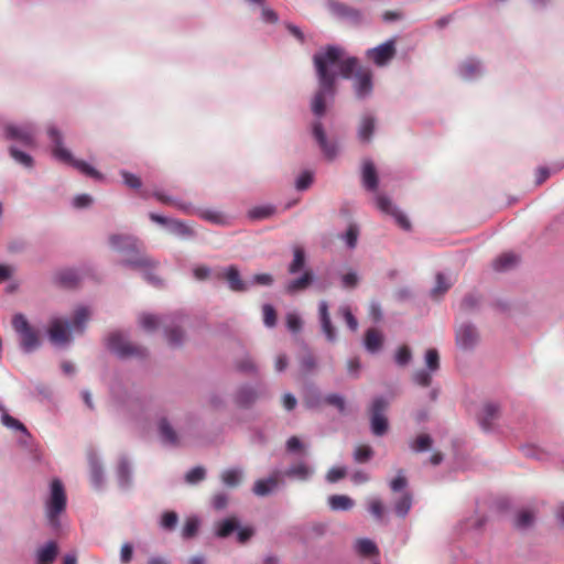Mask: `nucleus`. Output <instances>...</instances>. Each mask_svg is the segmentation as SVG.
Returning a JSON list of instances; mask_svg holds the SVG:
<instances>
[{
	"label": "nucleus",
	"instance_id": "obj_1",
	"mask_svg": "<svg viewBox=\"0 0 564 564\" xmlns=\"http://www.w3.org/2000/svg\"><path fill=\"white\" fill-rule=\"evenodd\" d=\"M336 95V84L317 82V89L311 100V111L315 120L311 123V133L323 153L324 158L333 161L338 155V143L336 140H328L322 118L326 115L327 104L332 102Z\"/></svg>",
	"mask_w": 564,
	"mask_h": 564
},
{
	"label": "nucleus",
	"instance_id": "obj_2",
	"mask_svg": "<svg viewBox=\"0 0 564 564\" xmlns=\"http://www.w3.org/2000/svg\"><path fill=\"white\" fill-rule=\"evenodd\" d=\"M341 78L351 80L356 99L365 101L372 97L375 90L373 72L370 67L360 65L356 56H347L341 64Z\"/></svg>",
	"mask_w": 564,
	"mask_h": 564
},
{
	"label": "nucleus",
	"instance_id": "obj_3",
	"mask_svg": "<svg viewBox=\"0 0 564 564\" xmlns=\"http://www.w3.org/2000/svg\"><path fill=\"white\" fill-rule=\"evenodd\" d=\"M344 54L340 46L328 44L313 55L317 82L336 84L337 77H341V64L347 58Z\"/></svg>",
	"mask_w": 564,
	"mask_h": 564
},
{
	"label": "nucleus",
	"instance_id": "obj_4",
	"mask_svg": "<svg viewBox=\"0 0 564 564\" xmlns=\"http://www.w3.org/2000/svg\"><path fill=\"white\" fill-rule=\"evenodd\" d=\"M67 495L65 486L59 478L51 480L48 495L44 501L45 518L50 529L57 533L62 529V514L66 511Z\"/></svg>",
	"mask_w": 564,
	"mask_h": 564
},
{
	"label": "nucleus",
	"instance_id": "obj_5",
	"mask_svg": "<svg viewBox=\"0 0 564 564\" xmlns=\"http://www.w3.org/2000/svg\"><path fill=\"white\" fill-rule=\"evenodd\" d=\"M47 135L52 144V154L57 161L68 164L95 180L104 178L102 174L89 163L73 156L72 152L64 147V137L57 127L50 126L47 128Z\"/></svg>",
	"mask_w": 564,
	"mask_h": 564
},
{
	"label": "nucleus",
	"instance_id": "obj_6",
	"mask_svg": "<svg viewBox=\"0 0 564 564\" xmlns=\"http://www.w3.org/2000/svg\"><path fill=\"white\" fill-rule=\"evenodd\" d=\"M11 323L14 332L19 335V346L22 352L32 354L41 347L40 334L30 325L24 314H14Z\"/></svg>",
	"mask_w": 564,
	"mask_h": 564
},
{
	"label": "nucleus",
	"instance_id": "obj_7",
	"mask_svg": "<svg viewBox=\"0 0 564 564\" xmlns=\"http://www.w3.org/2000/svg\"><path fill=\"white\" fill-rule=\"evenodd\" d=\"M127 336L128 335L121 330L111 332L106 343L108 350L120 359L129 357L145 358L148 356L147 348L130 344L127 340Z\"/></svg>",
	"mask_w": 564,
	"mask_h": 564
},
{
	"label": "nucleus",
	"instance_id": "obj_8",
	"mask_svg": "<svg viewBox=\"0 0 564 564\" xmlns=\"http://www.w3.org/2000/svg\"><path fill=\"white\" fill-rule=\"evenodd\" d=\"M389 408V400L384 395H377L369 406L370 430L375 436H383L389 430V421L384 412Z\"/></svg>",
	"mask_w": 564,
	"mask_h": 564
},
{
	"label": "nucleus",
	"instance_id": "obj_9",
	"mask_svg": "<svg viewBox=\"0 0 564 564\" xmlns=\"http://www.w3.org/2000/svg\"><path fill=\"white\" fill-rule=\"evenodd\" d=\"M120 264L126 268L140 270L143 279L153 286L162 285V280L155 274V262L144 253L122 259Z\"/></svg>",
	"mask_w": 564,
	"mask_h": 564
},
{
	"label": "nucleus",
	"instance_id": "obj_10",
	"mask_svg": "<svg viewBox=\"0 0 564 564\" xmlns=\"http://www.w3.org/2000/svg\"><path fill=\"white\" fill-rule=\"evenodd\" d=\"M3 132L6 139L19 141L25 147H32L35 143L36 126L33 122L9 123Z\"/></svg>",
	"mask_w": 564,
	"mask_h": 564
},
{
	"label": "nucleus",
	"instance_id": "obj_11",
	"mask_svg": "<svg viewBox=\"0 0 564 564\" xmlns=\"http://www.w3.org/2000/svg\"><path fill=\"white\" fill-rule=\"evenodd\" d=\"M397 41L394 37L387 40L386 42L367 50L366 56L373 62L378 67L387 66L395 56Z\"/></svg>",
	"mask_w": 564,
	"mask_h": 564
},
{
	"label": "nucleus",
	"instance_id": "obj_12",
	"mask_svg": "<svg viewBox=\"0 0 564 564\" xmlns=\"http://www.w3.org/2000/svg\"><path fill=\"white\" fill-rule=\"evenodd\" d=\"M69 321L55 317L50 322L47 329L48 338L55 347H63L72 341Z\"/></svg>",
	"mask_w": 564,
	"mask_h": 564
},
{
	"label": "nucleus",
	"instance_id": "obj_13",
	"mask_svg": "<svg viewBox=\"0 0 564 564\" xmlns=\"http://www.w3.org/2000/svg\"><path fill=\"white\" fill-rule=\"evenodd\" d=\"M265 393L267 387L263 383H258L256 387L246 383L238 388L234 400L238 406L247 409Z\"/></svg>",
	"mask_w": 564,
	"mask_h": 564
},
{
	"label": "nucleus",
	"instance_id": "obj_14",
	"mask_svg": "<svg viewBox=\"0 0 564 564\" xmlns=\"http://www.w3.org/2000/svg\"><path fill=\"white\" fill-rule=\"evenodd\" d=\"M376 205L383 214L390 215L394 218L395 223L405 231L411 229V221L408 216L401 212L391 199L382 194L375 197Z\"/></svg>",
	"mask_w": 564,
	"mask_h": 564
},
{
	"label": "nucleus",
	"instance_id": "obj_15",
	"mask_svg": "<svg viewBox=\"0 0 564 564\" xmlns=\"http://www.w3.org/2000/svg\"><path fill=\"white\" fill-rule=\"evenodd\" d=\"M327 7L332 14L339 18L340 20L350 22L354 25H360L364 21L362 12L359 9L352 8L346 3L339 2L337 0H328Z\"/></svg>",
	"mask_w": 564,
	"mask_h": 564
},
{
	"label": "nucleus",
	"instance_id": "obj_16",
	"mask_svg": "<svg viewBox=\"0 0 564 564\" xmlns=\"http://www.w3.org/2000/svg\"><path fill=\"white\" fill-rule=\"evenodd\" d=\"M109 245L113 250L124 254L123 259L142 254L139 249L138 240L129 235H111L109 237Z\"/></svg>",
	"mask_w": 564,
	"mask_h": 564
},
{
	"label": "nucleus",
	"instance_id": "obj_17",
	"mask_svg": "<svg viewBox=\"0 0 564 564\" xmlns=\"http://www.w3.org/2000/svg\"><path fill=\"white\" fill-rule=\"evenodd\" d=\"M1 423L9 430L20 432L22 436L18 440L19 445L30 452L33 451V440L29 430L20 420L11 416L4 408L3 411H1Z\"/></svg>",
	"mask_w": 564,
	"mask_h": 564
},
{
	"label": "nucleus",
	"instance_id": "obj_18",
	"mask_svg": "<svg viewBox=\"0 0 564 564\" xmlns=\"http://www.w3.org/2000/svg\"><path fill=\"white\" fill-rule=\"evenodd\" d=\"M183 315L175 313L170 315V319L163 322L164 334L167 343L172 347H181L184 340V332L181 327Z\"/></svg>",
	"mask_w": 564,
	"mask_h": 564
},
{
	"label": "nucleus",
	"instance_id": "obj_19",
	"mask_svg": "<svg viewBox=\"0 0 564 564\" xmlns=\"http://www.w3.org/2000/svg\"><path fill=\"white\" fill-rule=\"evenodd\" d=\"M456 344L464 350L473 349L478 341V332L476 326L466 322L459 325L455 332Z\"/></svg>",
	"mask_w": 564,
	"mask_h": 564
},
{
	"label": "nucleus",
	"instance_id": "obj_20",
	"mask_svg": "<svg viewBox=\"0 0 564 564\" xmlns=\"http://www.w3.org/2000/svg\"><path fill=\"white\" fill-rule=\"evenodd\" d=\"M318 322L326 340L335 343L338 338L337 329L332 322L329 306L325 300L318 302Z\"/></svg>",
	"mask_w": 564,
	"mask_h": 564
},
{
	"label": "nucleus",
	"instance_id": "obj_21",
	"mask_svg": "<svg viewBox=\"0 0 564 564\" xmlns=\"http://www.w3.org/2000/svg\"><path fill=\"white\" fill-rule=\"evenodd\" d=\"M377 118L370 111H365L357 127V139L361 144H369L375 135Z\"/></svg>",
	"mask_w": 564,
	"mask_h": 564
},
{
	"label": "nucleus",
	"instance_id": "obj_22",
	"mask_svg": "<svg viewBox=\"0 0 564 564\" xmlns=\"http://www.w3.org/2000/svg\"><path fill=\"white\" fill-rule=\"evenodd\" d=\"M500 413V405L496 402H486L477 415L479 426L485 432H492L495 430L494 423Z\"/></svg>",
	"mask_w": 564,
	"mask_h": 564
},
{
	"label": "nucleus",
	"instance_id": "obj_23",
	"mask_svg": "<svg viewBox=\"0 0 564 564\" xmlns=\"http://www.w3.org/2000/svg\"><path fill=\"white\" fill-rule=\"evenodd\" d=\"M118 485L122 490L131 488L133 482L132 464L128 456L121 455L116 469Z\"/></svg>",
	"mask_w": 564,
	"mask_h": 564
},
{
	"label": "nucleus",
	"instance_id": "obj_24",
	"mask_svg": "<svg viewBox=\"0 0 564 564\" xmlns=\"http://www.w3.org/2000/svg\"><path fill=\"white\" fill-rule=\"evenodd\" d=\"M158 433L164 446L176 447L180 445V437L166 417L159 420Z\"/></svg>",
	"mask_w": 564,
	"mask_h": 564
},
{
	"label": "nucleus",
	"instance_id": "obj_25",
	"mask_svg": "<svg viewBox=\"0 0 564 564\" xmlns=\"http://www.w3.org/2000/svg\"><path fill=\"white\" fill-rule=\"evenodd\" d=\"M361 182L362 186L368 192H376L379 185V176L373 162L370 159H366L362 162L361 169Z\"/></svg>",
	"mask_w": 564,
	"mask_h": 564
},
{
	"label": "nucleus",
	"instance_id": "obj_26",
	"mask_svg": "<svg viewBox=\"0 0 564 564\" xmlns=\"http://www.w3.org/2000/svg\"><path fill=\"white\" fill-rule=\"evenodd\" d=\"M224 278L232 292H247L249 290L248 281L241 279L240 272L236 265L227 267L224 271Z\"/></svg>",
	"mask_w": 564,
	"mask_h": 564
},
{
	"label": "nucleus",
	"instance_id": "obj_27",
	"mask_svg": "<svg viewBox=\"0 0 564 564\" xmlns=\"http://www.w3.org/2000/svg\"><path fill=\"white\" fill-rule=\"evenodd\" d=\"M484 73V66L477 58L469 57L458 66V74L466 80H473Z\"/></svg>",
	"mask_w": 564,
	"mask_h": 564
},
{
	"label": "nucleus",
	"instance_id": "obj_28",
	"mask_svg": "<svg viewBox=\"0 0 564 564\" xmlns=\"http://www.w3.org/2000/svg\"><path fill=\"white\" fill-rule=\"evenodd\" d=\"M58 555V544L56 541H47L40 546L35 553L36 564H53Z\"/></svg>",
	"mask_w": 564,
	"mask_h": 564
},
{
	"label": "nucleus",
	"instance_id": "obj_29",
	"mask_svg": "<svg viewBox=\"0 0 564 564\" xmlns=\"http://www.w3.org/2000/svg\"><path fill=\"white\" fill-rule=\"evenodd\" d=\"M315 281V274L313 271L307 270L301 276L289 281L285 284V292L290 295H294L301 291L306 290Z\"/></svg>",
	"mask_w": 564,
	"mask_h": 564
},
{
	"label": "nucleus",
	"instance_id": "obj_30",
	"mask_svg": "<svg viewBox=\"0 0 564 564\" xmlns=\"http://www.w3.org/2000/svg\"><path fill=\"white\" fill-rule=\"evenodd\" d=\"M82 279L80 271L74 268L61 270L55 275L56 283L64 288H75Z\"/></svg>",
	"mask_w": 564,
	"mask_h": 564
},
{
	"label": "nucleus",
	"instance_id": "obj_31",
	"mask_svg": "<svg viewBox=\"0 0 564 564\" xmlns=\"http://www.w3.org/2000/svg\"><path fill=\"white\" fill-rule=\"evenodd\" d=\"M314 468L304 462L290 465L284 474L289 478L297 479L300 481H307L314 474Z\"/></svg>",
	"mask_w": 564,
	"mask_h": 564
},
{
	"label": "nucleus",
	"instance_id": "obj_32",
	"mask_svg": "<svg viewBox=\"0 0 564 564\" xmlns=\"http://www.w3.org/2000/svg\"><path fill=\"white\" fill-rule=\"evenodd\" d=\"M278 485L279 482L276 476L271 475L269 477L256 480L252 487V492L258 497H267L278 488Z\"/></svg>",
	"mask_w": 564,
	"mask_h": 564
},
{
	"label": "nucleus",
	"instance_id": "obj_33",
	"mask_svg": "<svg viewBox=\"0 0 564 564\" xmlns=\"http://www.w3.org/2000/svg\"><path fill=\"white\" fill-rule=\"evenodd\" d=\"M383 345V336L380 332L375 328H369L365 333L364 337V347L365 349L371 354L376 355L380 351Z\"/></svg>",
	"mask_w": 564,
	"mask_h": 564
},
{
	"label": "nucleus",
	"instance_id": "obj_34",
	"mask_svg": "<svg viewBox=\"0 0 564 564\" xmlns=\"http://www.w3.org/2000/svg\"><path fill=\"white\" fill-rule=\"evenodd\" d=\"M243 474V469L240 466L224 469L220 473L221 484L227 488H236L241 484Z\"/></svg>",
	"mask_w": 564,
	"mask_h": 564
},
{
	"label": "nucleus",
	"instance_id": "obj_35",
	"mask_svg": "<svg viewBox=\"0 0 564 564\" xmlns=\"http://www.w3.org/2000/svg\"><path fill=\"white\" fill-rule=\"evenodd\" d=\"M482 303L481 294L477 292H469L464 295L459 303V311L463 314H470L479 312Z\"/></svg>",
	"mask_w": 564,
	"mask_h": 564
},
{
	"label": "nucleus",
	"instance_id": "obj_36",
	"mask_svg": "<svg viewBox=\"0 0 564 564\" xmlns=\"http://www.w3.org/2000/svg\"><path fill=\"white\" fill-rule=\"evenodd\" d=\"M237 529H239V520L236 517H228L215 524V534L220 539H226Z\"/></svg>",
	"mask_w": 564,
	"mask_h": 564
},
{
	"label": "nucleus",
	"instance_id": "obj_37",
	"mask_svg": "<svg viewBox=\"0 0 564 564\" xmlns=\"http://www.w3.org/2000/svg\"><path fill=\"white\" fill-rule=\"evenodd\" d=\"M88 462L91 484L95 488H100L104 484V467L101 460L96 454H90Z\"/></svg>",
	"mask_w": 564,
	"mask_h": 564
},
{
	"label": "nucleus",
	"instance_id": "obj_38",
	"mask_svg": "<svg viewBox=\"0 0 564 564\" xmlns=\"http://www.w3.org/2000/svg\"><path fill=\"white\" fill-rule=\"evenodd\" d=\"M519 262V257L513 252H505L496 258L492 268L497 272H506L514 268Z\"/></svg>",
	"mask_w": 564,
	"mask_h": 564
},
{
	"label": "nucleus",
	"instance_id": "obj_39",
	"mask_svg": "<svg viewBox=\"0 0 564 564\" xmlns=\"http://www.w3.org/2000/svg\"><path fill=\"white\" fill-rule=\"evenodd\" d=\"M327 501L333 511H348L355 506L354 499L346 495H332Z\"/></svg>",
	"mask_w": 564,
	"mask_h": 564
},
{
	"label": "nucleus",
	"instance_id": "obj_40",
	"mask_svg": "<svg viewBox=\"0 0 564 564\" xmlns=\"http://www.w3.org/2000/svg\"><path fill=\"white\" fill-rule=\"evenodd\" d=\"M171 235H174L182 239H192L196 236L194 229H192L185 221L180 219H173L167 230Z\"/></svg>",
	"mask_w": 564,
	"mask_h": 564
},
{
	"label": "nucleus",
	"instance_id": "obj_41",
	"mask_svg": "<svg viewBox=\"0 0 564 564\" xmlns=\"http://www.w3.org/2000/svg\"><path fill=\"white\" fill-rule=\"evenodd\" d=\"M413 505V496L410 491H404L394 502L393 509L399 518H405Z\"/></svg>",
	"mask_w": 564,
	"mask_h": 564
},
{
	"label": "nucleus",
	"instance_id": "obj_42",
	"mask_svg": "<svg viewBox=\"0 0 564 564\" xmlns=\"http://www.w3.org/2000/svg\"><path fill=\"white\" fill-rule=\"evenodd\" d=\"M89 317V310L86 306L78 307L73 316L70 323V330L76 333H84L86 323Z\"/></svg>",
	"mask_w": 564,
	"mask_h": 564
},
{
	"label": "nucleus",
	"instance_id": "obj_43",
	"mask_svg": "<svg viewBox=\"0 0 564 564\" xmlns=\"http://www.w3.org/2000/svg\"><path fill=\"white\" fill-rule=\"evenodd\" d=\"M276 213V207L272 204L258 205L249 209L248 217L251 220H263L272 217Z\"/></svg>",
	"mask_w": 564,
	"mask_h": 564
},
{
	"label": "nucleus",
	"instance_id": "obj_44",
	"mask_svg": "<svg viewBox=\"0 0 564 564\" xmlns=\"http://www.w3.org/2000/svg\"><path fill=\"white\" fill-rule=\"evenodd\" d=\"M323 400L324 398L322 395V392L317 387L313 384L306 387L304 393V402L306 408L316 409L322 404Z\"/></svg>",
	"mask_w": 564,
	"mask_h": 564
},
{
	"label": "nucleus",
	"instance_id": "obj_45",
	"mask_svg": "<svg viewBox=\"0 0 564 564\" xmlns=\"http://www.w3.org/2000/svg\"><path fill=\"white\" fill-rule=\"evenodd\" d=\"M170 319V315L158 316L154 314H142L140 317V324L143 329L148 332L155 330L159 325L163 326V322Z\"/></svg>",
	"mask_w": 564,
	"mask_h": 564
},
{
	"label": "nucleus",
	"instance_id": "obj_46",
	"mask_svg": "<svg viewBox=\"0 0 564 564\" xmlns=\"http://www.w3.org/2000/svg\"><path fill=\"white\" fill-rule=\"evenodd\" d=\"M433 438L429 434H420L412 442H410L409 447L413 453H424L432 448Z\"/></svg>",
	"mask_w": 564,
	"mask_h": 564
},
{
	"label": "nucleus",
	"instance_id": "obj_47",
	"mask_svg": "<svg viewBox=\"0 0 564 564\" xmlns=\"http://www.w3.org/2000/svg\"><path fill=\"white\" fill-rule=\"evenodd\" d=\"M355 550L361 556H373L379 553L377 544L370 539H358L355 542Z\"/></svg>",
	"mask_w": 564,
	"mask_h": 564
},
{
	"label": "nucleus",
	"instance_id": "obj_48",
	"mask_svg": "<svg viewBox=\"0 0 564 564\" xmlns=\"http://www.w3.org/2000/svg\"><path fill=\"white\" fill-rule=\"evenodd\" d=\"M9 154L18 164L25 169H32L34 166V159L32 155L18 149L14 145L9 148Z\"/></svg>",
	"mask_w": 564,
	"mask_h": 564
},
{
	"label": "nucleus",
	"instance_id": "obj_49",
	"mask_svg": "<svg viewBox=\"0 0 564 564\" xmlns=\"http://www.w3.org/2000/svg\"><path fill=\"white\" fill-rule=\"evenodd\" d=\"M235 368L237 371L246 375H257L258 372L257 365L249 354H246L240 359H237L235 361Z\"/></svg>",
	"mask_w": 564,
	"mask_h": 564
},
{
	"label": "nucleus",
	"instance_id": "obj_50",
	"mask_svg": "<svg viewBox=\"0 0 564 564\" xmlns=\"http://www.w3.org/2000/svg\"><path fill=\"white\" fill-rule=\"evenodd\" d=\"M451 286L452 283L446 279V276L442 272H438L435 276V285L431 289L430 295L431 297L436 299L440 295L445 294Z\"/></svg>",
	"mask_w": 564,
	"mask_h": 564
},
{
	"label": "nucleus",
	"instance_id": "obj_51",
	"mask_svg": "<svg viewBox=\"0 0 564 564\" xmlns=\"http://www.w3.org/2000/svg\"><path fill=\"white\" fill-rule=\"evenodd\" d=\"M425 369L437 372L441 368L440 352L436 348H429L424 354Z\"/></svg>",
	"mask_w": 564,
	"mask_h": 564
},
{
	"label": "nucleus",
	"instance_id": "obj_52",
	"mask_svg": "<svg viewBox=\"0 0 564 564\" xmlns=\"http://www.w3.org/2000/svg\"><path fill=\"white\" fill-rule=\"evenodd\" d=\"M198 217L215 225L226 224V216L215 209L199 208Z\"/></svg>",
	"mask_w": 564,
	"mask_h": 564
},
{
	"label": "nucleus",
	"instance_id": "obj_53",
	"mask_svg": "<svg viewBox=\"0 0 564 564\" xmlns=\"http://www.w3.org/2000/svg\"><path fill=\"white\" fill-rule=\"evenodd\" d=\"M305 261L306 257L304 250L302 248H295L293 251V260L288 268L289 273L295 274L300 272L304 268Z\"/></svg>",
	"mask_w": 564,
	"mask_h": 564
},
{
	"label": "nucleus",
	"instance_id": "obj_54",
	"mask_svg": "<svg viewBox=\"0 0 564 564\" xmlns=\"http://www.w3.org/2000/svg\"><path fill=\"white\" fill-rule=\"evenodd\" d=\"M359 228L356 224H350L339 238L345 241L349 249H355L358 242Z\"/></svg>",
	"mask_w": 564,
	"mask_h": 564
},
{
	"label": "nucleus",
	"instance_id": "obj_55",
	"mask_svg": "<svg viewBox=\"0 0 564 564\" xmlns=\"http://www.w3.org/2000/svg\"><path fill=\"white\" fill-rule=\"evenodd\" d=\"M375 455V452L369 445L357 446L352 452V458L357 464L368 463Z\"/></svg>",
	"mask_w": 564,
	"mask_h": 564
},
{
	"label": "nucleus",
	"instance_id": "obj_56",
	"mask_svg": "<svg viewBox=\"0 0 564 564\" xmlns=\"http://www.w3.org/2000/svg\"><path fill=\"white\" fill-rule=\"evenodd\" d=\"M206 478V469L203 466H195L191 468L184 476L186 484L195 486Z\"/></svg>",
	"mask_w": 564,
	"mask_h": 564
},
{
	"label": "nucleus",
	"instance_id": "obj_57",
	"mask_svg": "<svg viewBox=\"0 0 564 564\" xmlns=\"http://www.w3.org/2000/svg\"><path fill=\"white\" fill-rule=\"evenodd\" d=\"M338 315L343 317V319L346 322L347 327L351 332H356L358 328V319L352 314L351 308L347 304H343L338 307Z\"/></svg>",
	"mask_w": 564,
	"mask_h": 564
},
{
	"label": "nucleus",
	"instance_id": "obj_58",
	"mask_svg": "<svg viewBox=\"0 0 564 564\" xmlns=\"http://www.w3.org/2000/svg\"><path fill=\"white\" fill-rule=\"evenodd\" d=\"M199 524H200V522L197 517L187 518V520L183 527V530H182V538L184 540L193 539L198 532Z\"/></svg>",
	"mask_w": 564,
	"mask_h": 564
},
{
	"label": "nucleus",
	"instance_id": "obj_59",
	"mask_svg": "<svg viewBox=\"0 0 564 564\" xmlns=\"http://www.w3.org/2000/svg\"><path fill=\"white\" fill-rule=\"evenodd\" d=\"M285 324L292 334H297L303 328V321L299 313L289 312L285 316Z\"/></svg>",
	"mask_w": 564,
	"mask_h": 564
},
{
	"label": "nucleus",
	"instance_id": "obj_60",
	"mask_svg": "<svg viewBox=\"0 0 564 564\" xmlns=\"http://www.w3.org/2000/svg\"><path fill=\"white\" fill-rule=\"evenodd\" d=\"M178 522V516L175 511H164L160 519V525L165 531L175 530Z\"/></svg>",
	"mask_w": 564,
	"mask_h": 564
},
{
	"label": "nucleus",
	"instance_id": "obj_61",
	"mask_svg": "<svg viewBox=\"0 0 564 564\" xmlns=\"http://www.w3.org/2000/svg\"><path fill=\"white\" fill-rule=\"evenodd\" d=\"M314 181V174L312 171H303L295 180V188L299 192H304L311 187Z\"/></svg>",
	"mask_w": 564,
	"mask_h": 564
},
{
	"label": "nucleus",
	"instance_id": "obj_62",
	"mask_svg": "<svg viewBox=\"0 0 564 564\" xmlns=\"http://www.w3.org/2000/svg\"><path fill=\"white\" fill-rule=\"evenodd\" d=\"M534 522V516L529 510H521L516 518L514 525L520 530L530 528Z\"/></svg>",
	"mask_w": 564,
	"mask_h": 564
},
{
	"label": "nucleus",
	"instance_id": "obj_63",
	"mask_svg": "<svg viewBox=\"0 0 564 564\" xmlns=\"http://www.w3.org/2000/svg\"><path fill=\"white\" fill-rule=\"evenodd\" d=\"M434 372L427 369H420L412 376L413 382L422 388H427L432 383V376Z\"/></svg>",
	"mask_w": 564,
	"mask_h": 564
},
{
	"label": "nucleus",
	"instance_id": "obj_64",
	"mask_svg": "<svg viewBox=\"0 0 564 564\" xmlns=\"http://www.w3.org/2000/svg\"><path fill=\"white\" fill-rule=\"evenodd\" d=\"M521 452L523 453L524 456L534 458L536 460H544L546 458V453L539 446L533 444L522 445Z\"/></svg>",
	"mask_w": 564,
	"mask_h": 564
}]
</instances>
